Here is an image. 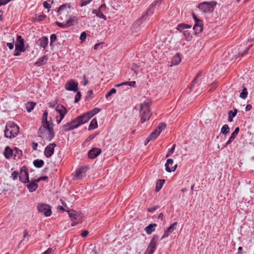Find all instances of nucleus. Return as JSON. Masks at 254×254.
<instances>
[{
    "label": "nucleus",
    "instance_id": "obj_55",
    "mask_svg": "<svg viewBox=\"0 0 254 254\" xmlns=\"http://www.w3.org/2000/svg\"><path fill=\"white\" fill-rule=\"evenodd\" d=\"M48 179V177L47 176H42L41 177L37 179L36 180V182L37 183L41 181H46Z\"/></svg>",
    "mask_w": 254,
    "mask_h": 254
},
{
    "label": "nucleus",
    "instance_id": "obj_18",
    "mask_svg": "<svg viewBox=\"0 0 254 254\" xmlns=\"http://www.w3.org/2000/svg\"><path fill=\"white\" fill-rule=\"evenodd\" d=\"M101 149L98 148H93L88 152V157L91 159H94L97 157L101 153Z\"/></svg>",
    "mask_w": 254,
    "mask_h": 254
},
{
    "label": "nucleus",
    "instance_id": "obj_13",
    "mask_svg": "<svg viewBox=\"0 0 254 254\" xmlns=\"http://www.w3.org/2000/svg\"><path fill=\"white\" fill-rule=\"evenodd\" d=\"M65 88L68 91L76 92L78 89V83L74 82L73 80H70L65 84Z\"/></svg>",
    "mask_w": 254,
    "mask_h": 254
},
{
    "label": "nucleus",
    "instance_id": "obj_59",
    "mask_svg": "<svg viewBox=\"0 0 254 254\" xmlns=\"http://www.w3.org/2000/svg\"><path fill=\"white\" fill-rule=\"evenodd\" d=\"M10 0H0V6L1 5H5L9 1H10Z\"/></svg>",
    "mask_w": 254,
    "mask_h": 254
},
{
    "label": "nucleus",
    "instance_id": "obj_36",
    "mask_svg": "<svg viewBox=\"0 0 254 254\" xmlns=\"http://www.w3.org/2000/svg\"><path fill=\"white\" fill-rule=\"evenodd\" d=\"M44 164V162L43 160H35L33 161V164L34 166L37 168H40L43 166Z\"/></svg>",
    "mask_w": 254,
    "mask_h": 254
},
{
    "label": "nucleus",
    "instance_id": "obj_51",
    "mask_svg": "<svg viewBox=\"0 0 254 254\" xmlns=\"http://www.w3.org/2000/svg\"><path fill=\"white\" fill-rule=\"evenodd\" d=\"M154 251L155 250L148 247L144 254H153Z\"/></svg>",
    "mask_w": 254,
    "mask_h": 254
},
{
    "label": "nucleus",
    "instance_id": "obj_10",
    "mask_svg": "<svg viewBox=\"0 0 254 254\" xmlns=\"http://www.w3.org/2000/svg\"><path fill=\"white\" fill-rule=\"evenodd\" d=\"M69 9L70 5H68L66 4H64L59 7L58 10H57V12L58 13V15H61L60 18L61 19H63V17L62 16V15L63 16L65 15V16H67V14L69 12Z\"/></svg>",
    "mask_w": 254,
    "mask_h": 254
},
{
    "label": "nucleus",
    "instance_id": "obj_44",
    "mask_svg": "<svg viewBox=\"0 0 254 254\" xmlns=\"http://www.w3.org/2000/svg\"><path fill=\"white\" fill-rule=\"evenodd\" d=\"M116 92V89L115 88H112L109 92H108L106 95V98H108L111 96L113 94Z\"/></svg>",
    "mask_w": 254,
    "mask_h": 254
},
{
    "label": "nucleus",
    "instance_id": "obj_43",
    "mask_svg": "<svg viewBox=\"0 0 254 254\" xmlns=\"http://www.w3.org/2000/svg\"><path fill=\"white\" fill-rule=\"evenodd\" d=\"M56 24L57 25L59 26L60 27H61L62 28H66L68 27L67 25L66 22L65 23H61L58 21L56 22Z\"/></svg>",
    "mask_w": 254,
    "mask_h": 254
},
{
    "label": "nucleus",
    "instance_id": "obj_6",
    "mask_svg": "<svg viewBox=\"0 0 254 254\" xmlns=\"http://www.w3.org/2000/svg\"><path fill=\"white\" fill-rule=\"evenodd\" d=\"M81 125V124L78 118L76 117L75 119H73L70 122L67 123L66 125H63L61 128L64 132H66L77 128Z\"/></svg>",
    "mask_w": 254,
    "mask_h": 254
},
{
    "label": "nucleus",
    "instance_id": "obj_54",
    "mask_svg": "<svg viewBox=\"0 0 254 254\" xmlns=\"http://www.w3.org/2000/svg\"><path fill=\"white\" fill-rule=\"evenodd\" d=\"M86 38V33L85 32H83L81 33L80 36V39L81 41H84L85 39Z\"/></svg>",
    "mask_w": 254,
    "mask_h": 254
},
{
    "label": "nucleus",
    "instance_id": "obj_34",
    "mask_svg": "<svg viewBox=\"0 0 254 254\" xmlns=\"http://www.w3.org/2000/svg\"><path fill=\"white\" fill-rule=\"evenodd\" d=\"M36 104L35 102H28L26 104V108L27 111L28 112H29V113L31 112L32 111V110L35 107Z\"/></svg>",
    "mask_w": 254,
    "mask_h": 254
},
{
    "label": "nucleus",
    "instance_id": "obj_15",
    "mask_svg": "<svg viewBox=\"0 0 254 254\" xmlns=\"http://www.w3.org/2000/svg\"><path fill=\"white\" fill-rule=\"evenodd\" d=\"M17 41L18 44L15 45V50L19 51L20 52H24L25 49L24 48V40L20 35H17Z\"/></svg>",
    "mask_w": 254,
    "mask_h": 254
},
{
    "label": "nucleus",
    "instance_id": "obj_32",
    "mask_svg": "<svg viewBox=\"0 0 254 254\" xmlns=\"http://www.w3.org/2000/svg\"><path fill=\"white\" fill-rule=\"evenodd\" d=\"M181 61V58L180 57V54L179 53H177L172 59V64L173 65H177Z\"/></svg>",
    "mask_w": 254,
    "mask_h": 254
},
{
    "label": "nucleus",
    "instance_id": "obj_25",
    "mask_svg": "<svg viewBox=\"0 0 254 254\" xmlns=\"http://www.w3.org/2000/svg\"><path fill=\"white\" fill-rule=\"evenodd\" d=\"M38 183L36 182V180L34 181H32L30 183L27 185V188L28 189L29 191L30 192H33L35 191L38 187Z\"/></svg>",
    "mask_w": 254,
    "mask_h": 254
},
{
    "label": "nucleus",
    "instance_id": "obj_49",
    "mask_svg": "<svg viewBox=\"0 0 254 254\" xmlns=\"http://www.w3.org/2000/svg\"><path fill=\"white\" fill-rule=\"evenodd\" d=\"M175 147H176V145L174 144L173 145L172 147L171 148V149H170V150L168 151L167 154L166 155V158L168 157L172 154H173L174 153V152L175 151Z\"/></svg>",
    "mask_w": 254,
    "mask_h": 254
},
{
    "label": "nucleus",
    "instance_id": "obj_11",
    "mask_svg": "<svg viewBox=\"0 0 254 254\" xmlns=\"http://www.w3.org/2000/svg\"><path fill=\"white\" fill-rule=\"evenodd\" d=\"M94 115L92 112L90 111L86 113L83 114L80 116L77 117L81 125L86 123Z\"/></svg>",
    "mask_w": 254,
    "mask_h": 254
},
{
    "label": "nucleus",
    "instance_id": "obj_47",
    "mask_svg": "<svg viewBox=\"0 0 254 254\" xmlns=\"http://www.w3.org/2000/svg\"><path fill=\"white\" fill-rule=\"evenodd\" d=\"M75 17H70L66 21V23L68 27H69L70 26L72 25V22L74 20V18Z\"/></svg>",
    "mask_w": 254,
    "mask_h": 254
},
{
    "label": "nucleus",
    "instance_id": "obj_21",
    "mask_svg": "<svg viewBox=\"0 0 254 254\" xmlns=\"http://www.w3.org/2000/svg\"><path fill=\"white\" fill-rule=\"evenodd\" d=\"M48 60V57L47 55L43 56V57L38 59V61L35 63L34 65L36 66H42L46 64Z\"/></svg>",
    "mask_w": 254,
    "mask_h": 254
},
{
    "label": "nucleus",
    "instance_id": "obj_29",
    "mask_svg": "<svg viewBox=\"0 0 254 254\" xmlns=\"http://www.w3.org/2000/svg\"><path fill=\"white\" fill-rule=\"evenodd\" d=\"M88 167L87 166L82 167L77 169L75 172V177H78L82 175L83 173H86Z\"/></svg>",
    "mask_w": 254,
    "mask_h": 254
},
{
    "label": "nucleus",
    "instance_id": "obj_9",
    "mask_svg": "<svg viewBox=\"0 0 254 254\" xmlns=\"http://www.w3.org/2000/svg\"><path fill=\"white\" fill-rule=\"evenodd\" d=\"M39 212L42 213L46 217L50 216L52 214L51 207L45 204H39L37 206Z\"/></svg>",
    "mask_w": 254,
    "mask_h": 254
},
{
    "label": "nucleus",
    "instance_id": "obj_35",
    "mask_svg": "<svg viewBox=\"0 0 254 254\" xmlns=\"http://www.w3.org/2000/svg\"><path fill=\"white\" fill-rule=\"evenodd\" d=\"M164 182H165L164 180L159 179L157 181L156 185V188H155L156 191L157 192L159 191L161 189Z\"/></svg>",
    "mask_w": 254,
    "mask_h": 254
},
{
    "label": "nucleus",
    "instance_id": "obj_30",
    "mask_svg": "<svg viewBox=\"0 0 254 254\" xmlns=\"http://www.w3.org/2000/svg\"><path fill=\"white\" fill-rule=\"evenodd\" d=\"M3 154L6 158L9 159L12 157L13 155V151L9 146H7L4 149Z\"/></svg>",
    "mask_w": 254,
    "mask_h": 254
},
{
    "label": "nucleus",
    "instance_id": "obj_17",
    "mask_svg": "<svg viewBox=\"0 0 254 254\" xmlns=\"http://www.w3.org/2000/svg\"><path fill=\"white\" fill-rule=\"evenodd\" d=\"M177 225V222H176L173 223L169 227L167 228L166 230L165 231L164 234L162 236L161 239H163L168 237L171 234V233L176 229Z\"/></svg>",
    "mask_w": 254,
    "mask_h": 254
},
{
    "label": "nucleus",
    "instance_id": "obj_38",
    "mask_svg": "<svg viewBox=\"0 0 254 254\" xmlns=\"http://www.w3.org/2000/svg\"><path fill=\"white\" fill-rule=\"evenodd\" d=\"M191 27V26L189 24L182 23L178 25L177 29L181 31L182 30L187 29V28H190Z\"/></svg>",
    "mask_w": 254,
    "mask_h": 254
},
{
    "label": "nucleus",
    "instance_id": "obj_62",
    "mask_svg": "<svg viewBox=\"0 0 254 254\" xmlns=\"http://www.w3.org/2000/svg\"><path fill=\"white\" fill-rule=\"evenodd\" d=\"M148 137L152 140L156 139L157 137V136L154 134V133L152 132Z\"/></svg>",
    "mask_w": 254,
    "mask_h": 254
},
{
    "label": "nucleus",
    "instance_id": "obj_4",
    "mask_svg": "<svg viewBox=\"0 0 254 254\" xmlns=\"http://www.w3.org/2000/svg\"><path fill=\"white\" fill-rule=\"evenodd\" d=\"M67 212L72 222L71 223L72 226H75L78 223L81 221V219L83 217V214L81 213L76 212L73 210H68Z\"/></svg>",
    "mask_w": 254,
    "mask_h": 254
},
{
    "label": "nucleus",
    "instance_id": "obj_45",
    "mask_svg": "<svg viewBox=\"0 0 254 254\" xmlns=\"http://www.w3.org/2000/svg\"><path fill=\"white\" fill-rule=\"evenodd\" d=\"M18 175H19V173L18 172L14 171L12 173L11 177L15 181L17 179Z\"/></svg>",
    "mask_w": 254,
    "mask_h": 254
},
{
    "label": "nucleus",
    "instance_id": "obj_12",
    "mask_svg": "<svg viewBox=\"0 0 254 254\" xmlns=\"http://www.w3.org/2000/svg\"><path fill=\"white\" fill-rule=\"evenodd\" d=\"M56 146V144L55 143H50L48 145L44 150V155L47 158L50 157L54 153V149Z\"/></svg>",
    "mask_w": 254,
    "mask_h": 254
},
{
    "label": "nucleus",
    "instance_id": "obj_19",
    "mask_svg": "<svg viewBox=\"0 0 254 254\" xmlns=\"http://www.w3.org/2000/svg\"><path fill=\"white\" fill-rule=\"evenodd\" d=\"M166 125L165 123H161L158 125L152 133H154V134L158 136L161 132L166 128Z\"/></svg>",
    "mask_w": 254,
    "mask_h": 254
},
{
    "label": "nucleus",
    "instance_id": "obj_20",
    "mask_svg": "<svg viewBox=\"0 0 254 254\" xmlns=\"http://www.w3.org/2000/svg\"><path fill=\"white\" fill-rule=\"evenodd\" d=\"M166 125L165 123H161L158 125L152 133H154V134L158 136L161 132L166 128Z\"/></svg>",
    "mask_w": 254,
    "mask_h": 254
},
{
    "label": "nucleus",
    "instance_id": "obj_40",
    "mask_svg": "<svg viewBox=\"0 0 254 254\" xmlns=\"http://www.w3.org/2000/svg\"><path fill=\"white\" fill-rule=\"evenodd\" d=\"M201 75V72H199L197 74L196 76H195L194 79L192 80V81L191 83V85L190 86V89L194 87V85L197 83V78L198 77H199Z\"/></svg>",
    "mask_w": 254,
    "mask_h": 254
},
{
    "label": "nucleus",
    "instance_id": "obj_48",
    "mask_svg": "<svg viewBox=\"0 0 254 254\" xmlns=\"http://www.w3.org/2000/svg\"><path fill=\"white\" fill-rule=\"evenodd\" d=\"M237 112H238V110L235 108L234 111H231V110L229 111L228 112V115L230 114L231 117H232V118H234L236 116Z\"/></svg>",
    "mask_w": 254,
    "mask_h": 254
},
{
    "label": "nucleus",
    "instance_id": "obj_16",
    "mask_svg": "<svg viewBox=\"0 0 254 254\" xmlns=\"http://www.w3.org/2000/svg\"><path fill=\"white\" fill-rule=\"evenodd\" d=\"M173 164V159H167V162L165 164V169L167 172H171L172 171H174L176 170L177 165L175 164L174 166H172Z\"/></svg>",
    "mask_w": 254,
    "mask_h": 254
},
{
    "label": "nucleus",
    "instance_id": "obj_23",
    "mask_svg": "<svg viewBox=\"0 0 254 254\" xmlns=\"http://www.w3.org/2000/svg\"><path fill=\"white\" fill-rule=\"evenodd\" d=\"M239 127H237L235 128V130L233 132V133L231 134V136L230 137L229 140L228 141L225 143V147L227 146L229 144H230L235 138L236 136L238 135L239 132Z\"/></svg>",
    "mask_w": 254,
    "mask_h": 254
},
{
    "label": "nucleus",
    "instance_id": "obj_60",
    "mask_svg": "<svg viewBox=\"0 0 254 254\" xmlns=\"http://www.w3.org/2000/svg\"><path fill=\"white\" fill-rule=\"evenodd\" d=\"M53 250L52 248H49L47 251L43 253L42 254H52Z\"/></svg>",
    "mask_w": 254,
    "mask_h": 254
},
{
    "label": "nucleus",
    "instance_id": "obj_3",
    "mask_svg": "<svg viewBox=\"0 0 254 254\" xmlns=\"http://www.w3.org/2000/svg\"><path fill=\"white\" fill-rule=\"evenodd\" d=\"M149 105L148 103H144L140 105V114L142 123L148 120L150 117L151 114L149 109Z\"/></svg>",
    "mask_w": 254,
    "mask_h": 254
},
{
    "label": "nucleus",
    "instance_id": "obj_63",
    "mask_svg": "<svg viewBox=\"0 0 254 254\" xmlns=\"http://www.w3.org/2000/svg\"><path fill=\"white\" fill-rule=\"evenodd\" d=\"M131 68L132 70H134V72H135L136 74H137V72L135 71V70L139 68V66L136 64H132Z\"/></svg>",
    "mask_w": 254,
    "mask_h": 254
},
{
    "label": "nucleus",
    "instance_id": "obj_58",
    "mask_svg": "<svg viewBox=\"0 0 254 254\" xmlns=\"http://www.w3.org/2000/svg\"><path fill=\"white\" fill-rule=\"evenodd\" d=\"M100 111H101L100 109L97 108H95L91 111L92 112L94 116L96 114L98 113Z\"/></svg>",
    "mask_w": 254,
    "mask_h": 254
},
{
    "label": "nucleus",
    "instance_id": "obj_42",
    "mask_svg": "<svg viewBox=\"0 0 254 254\" xmlns=\"http://www.w3.org/2000/svg\"><path fill=\"white\" fill-rule=\"evenodd\" d=\"M123 84H124V85H128L131 87H135L136 82L135 81H127L123 82Z\"/></svg>",
    "mask_w": 254,
    "mask_h": 254
},
{
    "label": "nucleus",
    "instance_id": "obj_22",
    "mask_svg": "<svg viewBox=\"0 0 254 254\" xmlns=\"http://www.w3.org/2000/svg\"><path fill=\"white\" fill-rule=\"evenodd\" d=\"M48 112L47 110H45L42 116V125H50L51 126L52 118L50 117V121H48Z\"/></svg>",
    "mask_w": 254,
    "mask_h": 254
},
{
    "label": "nucleus",
    "instance_id": "obj_5",
    "mask_svg": "<svg viewBox=\"0 0 254 254\" xmlns=\"http://www.w3.org/2000/svg\"><path fill=\"white\" fill-rule=\"evenodd\" d=\"M216 2L214 1L210 2L205 1L200 3L198 5V7L203 12H211L213 11L214 6L216 5Z\"/></svg>",
    "mask_w": 254,
    "mask_h": 254
},
{
    "label": "nucleus",
    "instance_id": "obj_31",
    "mask_svg": "<svg viewBox=\"0 0 254 254\" xmlns=\"http://www.w3.org/2000/svg\"><path fill=\"white\" fill-rule=\"evenodd\" d=\"M56 111L60 114H62L63 113H66L67 110L63 106L60 104H59L57 106L56 108Z\"/></svg>",
    "mask_w": 254,
    "mask_h": 254
},
{
    "label": "nucleus",
    "instance_id": "obj_46",
    "mask_svg": "<svg viewBox=\"0 0 254 254\" xmlns=\"http://www.w3.org/2000/svg\"><path fill=\"white\" fill-rule=\"evenodd\" d=\"M183 33H184V36L186 37V38L188 40H190L192 38L191 35H190V33L188 31L185 30L183 32Z\"/></svg>",
    "mask_w": 254,
    "mask_h": 254
},
{
    "label": "nucleus",
    "instance_id": "obj_26",
    "mask_svg": "<svg viewBox=\"0 0 254 254\" xmlns=\"http://www.w3.org/2000/svg\"><path fill=\"white\" fill-rule=\"evenodd\" d=\"M157 2H154V3H153L151 5V6L148 9L147 11L146 12L145 14L143 15V16L139 19L137 21H136V24H138L139 26L142 22V19L145 16H149L151 15L153 13V10H152V8L154 6V5Z\"/></svg>",
    "mask_w": 254,
    "mask_h": 254
},
{
    "label": "nucleus",
    "instance_id": "obj_2",
    "mask_svg": "<svg viewBox=\"0 0 254 254\" xmlns=\"http://www.w3.org/2000/svg\"><path fill=\"white\" fill-rule=\"evenodd\" d=\"M46 130L49 131L48 136L47 137L46 139L48 141H51L55 136L53 123H51V126L50 125H42L38 129V135L39 137H42Z\"/></svg>",
    "mask_w": 254,
    "mask_h": 254
},
{
    "label": "nucleus",
    "instance_id": "obj_27",
    "mask_svg": "<svg viewBox=\"0 0 254 254\" xmlns=\"http://www.w3.org/2000/svg\"><path fill=\"white\" fill-rule=\"evenodd\" d=\"M156 226L157 225L155 223L150 224L145 228L144 230L148 235H150L155 231Z\"/></svg>",
    "mask_w": 254,
    "mask_h": 254
},
{
    "label": "nucleus",
    "instance_id": "obj_39",
    "mask_svg": "<svg viewBox=\"0 0 254 254\" xmlns=\"http://www.w3.org/2000/svg\"><path fill=\"white\" fill-rule=\"evenodd\" d=\"M248 96L247 89L245 87L243 86V89L240 93V97L243 99H245Z\"/></svg>",
    "mask_w": 254,
    "mask_h": 254
},
{
    "label": "nucleus",
    "instance_id": "obj_52",
    "mask_svg": "<svg viewBox=\"0 0 254 254\" xmlns=\"http://www.w3.org/2000/svg\"><path fill=\"white\" fill-rule=\"evenodd\" d=\"M57 40V35L55 34H53L50 36V41L51 43H54Z\"/></svg>",
    "mask_w": 254,
    "mask_h": 254
},
{
    "label": "nucleus",
    "instance_id": "obj_57",
    "mask_svg": "<svg viewBox=\"0 0 254 254\" xmlns=\"http://www.w3.org/2000/svg\"><path fill=\"white\" fill-rule=\"evenodd\" d=\"M92 0H82V1L80 4L81 6H85L87 4H89Z\"/></svg>",
    "mask_w": 254,
    "mask_h": 254
},
{
    "label": "nucleus",
    "instance_id": "obj_61",
    "mask_svg": "<svg viewBox=\"0 0 254 254\" xmlns=\"http://www.w3.org/2000/svg\"><path fill=\"white\" fill-rule=\"evenodd\" d=\"M46 17V16L44 14L39 15L37 19V20L39 21H42L44 20Z\"/></svg>",
    "mask_w": 254,
    "mask_h": 254
},
{
    "label": "nucleus",
    "instance_id": "obj_50",
    "mask_svg": "<svg viewBox=\"0 0 254 254\" xmlns=\"http://www.w3.org/2000/svg\"><path fill=\"white\" fill-rule=\"evenodd\" d=\"M154 251L155 250L148 247L144 254H153Z\"/></svg>",
    "mask_w": 254,
    "mask_h": 254
},
{
    "label": "nucleus",
    "instance_id": "obj_8",
    "mask_svg": "<svg viewBox=\"0 0 254 254\" xmlns=\"http://www.w3.org/2000/svg\"><path fill=\"white\" fill-rule=\"evenodd\" d=\"M19 179L24 184L29 182V174L26 166H24L21 168L19 173Z\"/></svg>",
    "mask_w": 254,
    "mask_h": 254
},
{
    "label": "nucleus",
    "instance_id": "obj_37",
    "mask_svg": "<svg viewBox=\"0 0 254 254\" xmlns=\"http://www.w3.org/2000/svg\"><path fill=\"white\" fill-rule=\"evenodd\" d=\"M229 131L230 127L227 124L224 125L221 128V133L224 135L228 134L229 132Z\"/></svg>",
    "mask_w": 254,
    "mask_h": 254
},
{
    "label": "nucleus",
    "instance_id": "obj_64",
    "mask_svg": "<svg viewBox=\"0 0 254 254\" xmlns=\"http://www.w3.org/2000/svg\"><path fill=\"white\" fill-rule=\"evenodd\" d=\"M57 102L56 101H51L48 103L49 106L50 108H53L56 104Z\"/></svg>",
    "mask_w": 254,
    "mask_h": 254
},
{
    "label": "nucleus",
    "instance_id": "obj_14",
    "mask_svg": "<svg viewBox=\"0 0 254 254\" xmlns=\"http://www.w3.org/2000/svg\"><path fill=\"white\" fill-rule=\"evenodd\" d=\"M49 39L46 36H43L37 40L36 44L41 48H43L45 50L48 47Z\"/></svg>",
    "mask_w": 254,
    "mask_h": 254
},
{
    "label": "nucleus",
    "instance_id": "obj_56",
    "mask_svg": "<svg viewBox=\"0 0 254 254\" xmlns=\"http://www.w3.org/2000/svg\"><path fill=\"white\" fill-rule=\"evenodd\" d=\"M13 43H14V38L12 39V42L11 43H7L6 44L7 46L8 47V48L10 50H12L13 49L14 46H13Z\"/></svg>",
    "mask_w": 254,
    "mask_h": 254
},
{
    "label": "nucleus",
    "instance_id": "obj_1",
    "mask_svg": "<svg viewBox=\"0 0 254 254\" xmlns=\"http://www.w3.org/2000/svg\"><path fill=\"white\" fill-rule=\"evenodd\" d=\"M19 133V127L14 123H8L5 126L4 136L6 138H14Z\"/></svg>",
    "mask_w": 254,
    "mask_h": 254
},
{
    "label": "nucleus",
    "instance_id": "obj_7",
    "mask_svg": "<svg viewBox=\"0 0 254 254\" xmlns=\"http://www.w3.org/2000/svg\"><path fill=\"white\" fill-rule=\"evenodd\" d=\"M107 12L106 5L103 3L100 5L98 9H93L92 13L95 14L97 16L100 18H102L106 20L107 19L106 16L104 14V13Z\"/></svg>",
    "mask_w": 254,
    "mask_h": 254
},
{
    "label": "nucleus",
    "instance_id": "obj_28",
    "mask_svg": "<svg viewBox=\"0 0 254 254\" xmlns=\"http://www.w3.org/2000/svg\"><path fill=\"white\" fill-rule=\"evenodd\" d=\"M193 29L195 34L200 33L203 30L202 22L195 23Z\"/></svg>",
    "mask_w": 254,
    "mask_h": 254
},
{
    "label": "nucleus",
    "instance_id": "obj_53",
    "mask_svg": "<svg viewBox=\"0 0 254 254\" xmlns=\"http://www.w3.org/2000/svg\"><path fill=\"white\" fill-rule=\"evenodd\" d=\"M192 15L193 18L194 19L195 23H202V22L201 20H199V19H198L196 17V16L195 15V14L193 12L192 13Z\"/></svg>",
    "mask_w": 254,
    "mask_h": 254
},
{
    "label": "nucleus",
    "instance_id": "obj_24",
    "mask_svg": "<svg viewBox=\"0 0 254 254\" xmlns=\"http://www.w3.org/2000/svg\"><path fill=\"white\" fill-rule=\"evenodd\" d=\"M158 239L159 236L158 235H154L148 247L155 250Z\"/></svg>",
    "mask_w": 254,
    "mask_h": 254
},
{
    "label": "nucleus",
    "instance_id": "obj_41",
    "mask_svg": "<svg viewBox=\"0 0 254 254\" xmlns=\"http://www.w3.org/2000/svg\"><path fill=\"white\" fill-rule=\"evenodd\" d=\"M81 96V93L79 91H77L75 96V99H74V103H77L80 100Z\"/></svg>",
    "mask_w": 254,
    "mask_h": 254
},
{
    "label": "nucleus",
    "instance_id": "obj_33",
    "mask_svg": "<svg viewBox=\"0 0 254 254\" xmlns=\"http://www.w3.org/2000/svg\"><path fill=\"white\" fill-rule=\"evenodd\" d=\"M98 127L97 121L96 119H93L90 122L88 127V130H91L96 128Z\"/></svg>",
    "mask_w": 254,
    "mask_h": 254
}]
</instances>
